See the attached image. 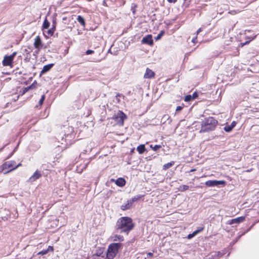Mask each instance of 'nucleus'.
I'll use <instances>...</instances> for the list:
<instances>
[{"label":"nucleus","mask_w":259,"mask_h":259,"mask_svg":"<svg viewBox=\"0 0 259 259\" xmlns=\"http://www.w3.org/2000/svg\"><path fill=\"white\" fill-rule=\"evenodd\" d=\"M134 225L131 218L127 217L119 219L116 223L117 229L120 233L128 234L134 228Z\"/></svg>","instance_id":"nucleus-1"},{"label":"nucleus","mask_w":259,"mask_h":259,"mask_svg":"<svg viewBox=\"0 0 259 259\" xmlns=\"http://www.w3.org/2000/svg\"><path fill=\"white\" fill-rule=\"evenodd\" d=\"M120 246L121 244L119 243H113L109 245L107 252V258L113 259L116 256Z\"/></svg>","instance_id":"nucleus-2"},{"label":"nucleus","mask_w":259,"mask_h":259,"mask_svg":"<svg viewBox=\"0 0 259 259\" xmlns=\"http://www.w3.org/2000/svg\"><path fill=\"white\" fill-rule=\"evenodd\" d=\"M21 165V163H19L18 165H16V162L14 161H9L6 162L0 166V172H3L6 169H10L9 170L4 172V174H6L16 169Z\"/></svg>","instance_id":"nucleus-3"},{"label":"nucleus","mask_w":259,"mask_h":259,"mask_svg":"<svg viewBox=\"0 0 259 259\" xmlns=\"http://www.w3.org/2000/svg\"><path fill=\"white\" fill-rule=\"evenodd\" d=\"M126 118V115L125 114L120 111H119L117 114L116 115L115 117V120L116 122L119 125H123L124 123V120Z\"/></svg>","instance_id":"nucleus-4"},{"label":"nucleus","mask_w":259,"mask_h":259,"mask_svg":"<svg viewBox=\"0 0 259 259\" xmlns=\"http://www.w3.org/2000/svg\"><path fill=\"white\" fill-rule=\"evenodd\" d=\"M226 182L225 181H217V180H209L205 182L206 186L210 187L217 186L219 185H225Z\"/></svg>","instance_id":"nucleus-5"},{"label":"nucleus","mask_w":259,"mask_h":259,"mask_svg":"<svg viewBox=\"0 0 259 259\" xmlns=\"http://www.w3.org/2000/svg\"><path fill=\"white\" fill-rule=\"evenodd\" d=\"M13 60L9 56L6 55L3 60V65L4 66L13 67Z\"/></svg>","instance_id":"nucleus-6"},{"label":"nucleus","mask_w":259,"mask_h":259,"mask_svg":"<svg viewBox=\"0 0 259 259\" xmlns=\"http://www.w3.org/2000/svg\"><path fill=\"white\" fill-rule=\"evenodd\" d=\"M141 42L144 44L152 46L153 44L152 35L151 34L147 35L143 38Z\"/></svg>","instance_id":"nucleus-7"},{"label":"nucleus","mask_w":259,"mask_h":259,"mask_svg":"<svg viewBox=\"0 0 259 259\" xmlns=\"http://www.w3.org/2000/svg\"><path fill=\"white\" fill-rule=\"evenodd\" d=\"M217 121L212 117H209L205 119V121L202 124V126L212 125L215 126Z\"/></svg>","instance_id":"nucleus-8"},{"label":"nucleus","mask_w":259,"mask_h":259,"mask_svg":"<svg viewBox=\"0 0 259 259\" xmlns=\"http://www.w3.org/2000/svg\"><path fill=\"white\" fill-rule=\"evenodd\" d=\"M34 47L38 50H40L42 48V44L39 36H37L35 38Z\"/></svg>","instance_id":"nucleus-9"},{"label":"nucleus","mask_w":259,"mask_h":259,"mask_svg":"<svg viewBox=\"0 0 259 259\" xmlns=\"http://www.w3.org/2000/svg\"><path fill=\"white\" fill-rule=\"evenodd\" d=\"M41 176V172L38 170H36L35 172L30 177L29 181L30 182H33L36 180L39 179Z\"/></svg>","instance_id":"nucleus-10"},{"label":"nucleus","mask_w":259,"mask_h":259,"mask_svg":"<svg viewBox=\"0 0 259 259\" xmlns=\"http://www.w3.org/2000/svg\"><path fill=\"white\" fill-rule=\"evenodd\" d=\"M154 75L155 73L152 70L147 68L144 77L145 78H151L154 77Z\"/></svg>","instance_id":"nucleus-11"},{"label":"nucleus","mask_w":259,"mask_h":259,"mask_svg":"<svg viewBox=\"0 0 259 259\" xmlns=\"http://www.w3.org/2000/svg\"><path fill=\"white\" fill-rule=\"evenodd\" d=\"M245 220L244 217H240L234 219H232L230 221L229 224L232 225L233 224H239L243 222Z\"/></svg>","instance_id":"nucleus-12"},{"label":"nucleus","mask_w":259,"mask_h":259,"mask_svg":"<svg viewBox=\"0 0 259 259\" xmlns=\"http://www.w3.org/2000/svg\"><path fill=\"white\" fill-rule=\"evenodd\" d=\"M116 185L119 187H123L125 185V180L122 178H119L115 181Z\"/></svg>","instance_id":"nucleus-13"},{"label":"nucleus","mask_w":259,"mask_h":259,"mask_svg":"<svg viewBox=\"0 0 259 259\" xmlns=\"http://www.w3.org/2000/svg\"><path fill=\"white\" fill-rule=\"evenodd\" d=\"M54 66V64H49L46 65H45L43 67L42 70L41 71L40 74H44L49 71L52 67Z\"/></svg>","instance_id":"nucleus-14"},{"label":"nucleus","mask_w":259,"mask_h":259,"mask_svg":"<svg viewBox=\"0 0 259 259\" xmlns=\"http://www.w3.org/2000/svg\"><path fill=\"white\" fill-rule=\"evenodd\" d=\"M215 126L208 125L202 126L200 132H204L212 131L214 129Z\"/></svg>","instance_id":"nucleus-15"},{"label":"nucleus","mask_w":259,"mask_h":259,"mask_svg":"<svg viewBox=\"0 0 259 259\" xmlns=\"http://www.w3.org/2000/svg\"><path fill=\"white\" fill-rule=\"evenodd\" d=\"M132 205V204H131V202H130L129 200H128L126 204H123L121 206V209L122 210H125L130 209Z\"/></svg>","instance_id":"nucleus-16"},{"label":"nucleus","mask_w":259,"mask_h":259,"mask_svg":"<svg viewBox=\"0 0 259 259\" xmlns=\"http://www.w3.org/2000/svg\"><path fill=\"white\" fill-rule=\"evenodd\" d=\"M137 150L139 154H143L146 150L145 145L143 144L139 145V146H138Z\"/></svg>","instance_id":"nucleus-17"},{"label":"nucleus","mask_w":259,"mask_h":259,"mask_svg":"<svg viewBox=\"0 0 259 259\" xmlns=\"http://www.w3.org/2000/svg\"><path fill=\"white\" fill-rule=\"evenodd\" d=\"M112 240L113 241H123V237L119 235H115L112 237Z\"/></svg>","instance_id":"nucleus-18"},{"label":"nucleus","mask_w":259,"mask_h":259,"mask_svg":"<svg viewBox=\"0 0 259 259\" xmlns=\"http://www.w3.org/2000/svg\"><path fill=\"white\" fill-rule=\"evenodd\" d=\"M77 21L83 26H85V23L84 18L81 16H78L77 18Z\"/></svg>","instance_id":"nucleus-19"},{"label":"nucleus","mask_w":259,"mask_h":259,"mask_svg":"<svg viewBox=\"0 0 259 259\" xmlns=\"http://www.w3.org/2000/svg\"><path fill=\"white\" fill-rule=\"evenodd\" d=\"M141 198V196L140 195H137L133 197L132 199L129 200V201L131 202V204H133V203L135 202L136 201L138 200L140 198Z\"/></svg>","instance_id":"nucleus-20"},{"label":"nucleus","mask_w":259,"mask_h":259,"mask_svg":"<svg viewBox=\"0 0 259 259\" xmlns=\"http://www.w3.org/2000/svg\"><path fill=\"white\" fill-rule=\"evenodd\" d=\"M174 161H171V162H168L166 164H165L163 165V169H167L170 168V167H171L174 165Z\"/></svg>","instance_id":"nucleus-21"},{"label":"nucleus","mask_w":259,"mask_h":259,"mask_svg":"<svg viewBox=\"0 0 259 259\" xmlns=\"http://www.w3.org/2000/svg\"><path fill=\"white\" fill-rule=\"evenodd\" d=\"M50 26V22L46 19L43 23L42 27L44 29H48Z\"/></svg>","instance_id":"nucleus-22"},{"label":"nucleus","mask_w":259,"mask_h":259,"mask_svg":"<svg viewBox=\"0 0 259 259\" xmlns=\"http://www.w3.org/2000/svg\"><path fill=\"white\" fill-rule=\"evenodd\" d=\"M195 99V97H192V95H189L185 97V101L189 102L190 101L193 100Z\"/></svg>","instance_id":"nucleus-23"},{"label":"nucleus","mask_w":259,"mask_h":259,"mask_svg":"<svg viewBox=\"0 0 259 259\" xmlns=\"http://www.w3.org/2000/svg\"><path fill=\"white\" fill-rule=\"evenodd\" d=\"M189 189V186L185 185H183L180 186L179 190L181 192L186 191Z\"/></svg>","instance_id":"nucleus-24"},{"label":"nucleus","mask_w":259,"mask_h":259,"mask_svg":"<svg viewBox=\"0 0 259 259\" xmlns=\"http://www.w3.org/2000/svg\"><path fill=\"white\" fill-rule=\"evenodd\" d=\"M233 128L230 125H227L224 127V130L226 132H230L232 130Z\"/></svg>","instance_id":"nucleus-25"},{"label":"nucleus","mask_w":259,"mask_h":259,"mask_svg":"<svg viewBox=\"0 0 259 259\" xmlns=\"http://www.w3.org/2000/svg\"><path fill=\"white\" fill-rule=\"evenodd\" d=\"M150 148H152L154 151H156L158 150L159 148H161V146L159 145H156L155 146H153V145H151L150 146Z\"/></svg>","instance_id":"nucleus-26"},{"label":"nucleus","mask_w":259,"mask_h":259,"mask_svg":"<svg viewBox=\"0 0 259 259\" xmlns=\"http://www.w3.org/2000/svg\"><path fill=\"white\" fill-rule=\"evenodd\" d=\"M31 51V48L30 47H28L27 48H25L24 50V54L27 55L30 54Z\"/></svg>","instance_id":"nucleus-27"},{"label":"nucleus","mask_w":259,"mask_h":259,"mask_svg":"<svg viewBox=\"0 0 259 259\" xmlns=\"http://www.w3.org/2000/svg\"><path fill=\"white\" fill-rule=\"evenodd\" d=\"M54 30H55V27H53L51 29H50L47 31V34L50 36H52L54 34Z\"/></svg>","instance_id":"nucleus-28"},{"label":"nucleus","mask_w":259,"mask_h":259,"mask_svg":"<svg viewBox=\"0 0 259 259\" xmlns=\"http://www.w3.org/2000/svg\"><path fill=\"white\" fill-rule=\"evenodd\" d=\"M164 31H161L157 35V36L155 37L156 40L160 39L162 36L164 34Z\"/></svg>","instance_id":"nucleus-29"},{"label":"nucleus","mask_w":259,"mask_h":259,"mask_svg":"<svg viewBox=\"0 0 259 259\" xmlns=\"http://www.w3.org/2000/svg\"><path fill=\"white\" fill-rule=\"evenodd\" d=\"M204 229V228L203 227H201L199 229L195 230V231L193 232V233L195 234V235H196L197 234H198L199 232H200L201 231H202Z\"/></svg>","instance_id":"nucleus-30"},{"label":"nucleus","mask_w":259,"mask_h":259,"mask_svg":"<svg viewBox=\"0 0 259 259\" xmlns=\"http://www.w3.org/2000/svg\"><path fill=\"white\" fill-rule=\"evenodd\" d=\"M45 99V95H43L41 96V98L40 99L39 101V105H42L44 100Z\"/></svg>","instance_id":"nucleus-31"},{"label":"nucleus","mask_w":259,"mask_h":259,"mask_svg":"<svg viewBox=\"0 0 259 259\" xmlns=\"http://www.w3.org/2000/svg\"><path fill=\"white\" fill-rule=\"evenodd\" d=\"M37 84L36 81H35L32 84L28 86V88L30 89H33L36 88V84Z\"/></svg>","instance_id":"nucleus-32"},{"label":"nucleus","mask_w":259,"mask_h":259,"mask_svg":"<svg viewBox=\"0 0 259 259\" xmlns=\"http://www.w3.org/2000/svg\"><path fill=\"white\" fill-rule=\"evenodd\" d=\"M17 55V52H13L11 55H10L9 56L12 58V59L13 60H14L15 57L16 56V55Z\"/></svg>","instance_id":"nucleus-33"},{"label":"nucleus","mask_w":259,"mask_h":259,"mask_svg":"<svg viewBox=\"0 0 259 259\" xmlns=\"http://www.w3.org/2000/svg\"><path fill=\"white\" fill-rule=\"evenodd\" d=\"M17 55V52H13L11 55H10L9 56L12 58V59L13 60H14L15 57L16 56V55Z\"/></svg>","instance_id":"nucleus-34"},{"label":"nucleus","mask_w":259,"mask_h":259,"mask_svg":"<svg viewBox=\"0 0 259 259\" xmlns=\"http://www.w3.org/2000/svg\"><path fill=\"white\" fill-rule=\"evenodd\" d=\"M195 235V234L193 233V232L191 234H190L188 235L187 236V238L188 239H191L192 238H193V237H194Z\"/></svg>","instance_id":"nucleus-35"},{"label":"nucleus","mask_w":259,"mask_h":259,"mask_svg":"<svg viewBox=\"0 0 259 259\" xmlns=\"http://www.w3.org/2000/svg\"><path fill=\"white\" fill-rule=\"evenodd\" d=\"M93 53H94V51L91 50H88L86 52V54L87 55H90V54H93Z\"/></svg>","instance_id":"nucleus-36"},{"label":"nucleus","mask_w":259,"mask_h":259,"mask_svg":"<svg viewBox=\"0 0 259 259\" xmlns=\"http://www.w3.org/2000/svg\"><path fill=\"white\" fill-rule=\"evenodd\" d=\"M182 108H183L182 106H178L176 108V112H178V111L181 110Z\"/></svg>","instance_id":"nucleus-37"},{"label":"nucleus","mask_w":259,"mask_h":259,"mask_svg":"<svg viewBox=\"0 0 259 259\" xmlns=\"http://www.w3.org/2000/svg\"><path fill=\"white\" fill-rule=\"evenodd\" d=\"M236 124V123L235 121H233L231 124H230L231 126L233 128Z\"/></svg>","instance_id":"nucleus-38"},{"label":"nucleus","mask_w":259,"mask_h":259,"mask_svg":"<svg viewBox=\"0 0 259 259\" xmlns=\"http://www.w3.org/2000/svg\"><path fill=\"white\" fill-rule=\"evenodd\" d=\"M230 14H232V15H234L235 14H236L237 13V12L236 11H231L230 12H229Z\"/></svg>","instance_id":"nucleus-39"},{"label":"nucleus","mask_w":259,"mask_h":259,"mask_svg":"<svg viewBox=\"0 0 259 259\" xmlns=\"http://www.w3.org/2000/svg\"><path fill=\"white\" fill-rule=\"evenodd\" d=\"M30 90V89H29V88H28V87H26V88H24V91H23V93H26V92H27V91H28V90Z\"/></svg>","instance_id":"nucleus-40"},{"label":"nucleus","mask_w":259,"mask_h":259,"mask_svg":"<svg viewBox=\"0 0 259 259\" xmlns=\"http://www.w3.org/2000/svg\"><path fill=\"white\" fill-rule=\"evenodd\" d=\"M40 50H37L36 51H35L34 53V55L35 56H36L38 53H39V52Z\"/></svg>","instance_id":"nucleus-41"},{"label":"nucleus","mask_w":259,"mask_h":259,"mask_svg":"<svg viewBox=\"0 0 259 259\" xmlns=\"http://www.w3.org/2000/svg\"><path fill=\"white\" fill-rule=\"evenodd\" d=\"M153 255V253L152 252H148L147 253V256H149V257H151V256H152Z\"/></svg>","instance_id":"nucleus-42"},{"label":"nucleus","mask_w":259,"mask_h":259,"mask_svg":"<svg viewBox=\"0 0 259 259\" xmlns=\"http://www.w3.org/2000/svg\"><path fill=\"white\" fill-rule=\"evenodd\" d=\"M169 3H175L177 2V0H167Z\"/></svg>","instance_id":"nucleus-43"},{"label":"nucleus","mask_w":259,"mask_h":259,"mask_svg":"<svg viewBox=\"0 0 259 259\" xmlns=\"http://www.w3.org/2000/svg\"><path fill=\"white\" fill-rule=\"evenodd\" d=\"M192 97H195V99L198 96L197 95V94L195 92L193 94V95H192Z\"/></svg>","instance_id":"nucleus-44"},{"label":"nucleus","mask_w":259,"mask_h":259,"mask_svg":"<svg viewBox=\"0 0 259 259\" xmlns=\"http://www.w3.org/2000/svg\"><path fill=\"white\" fill-rule=\"evenodd\" d=\"M202 31L201 28H200L198 29L197 31V34H198L199 33H200Z\"/></svg>","instance_id":"nucleus-45"},{"label":"nucleus","mask_w":259,"mask_h":259,"mask_svg":"<svg viewBox=\"0 0 259 259\" xmlns=\"http://www.w3.org/2000/svg\"><path fill=\"white\" fill-rule=\"evenodd\" d=\"M93 259H100L99 258V255H96V256H94Z\"/></svg>","instance_id":"nucleus-46"},{"label":"nucleus","mask_w":259,"mask_h":259,"mask_svg":"<svg viewBox=\"0 0 259 259\" xmlns=\"http://www.w3.org/2000/svg\"><path fill=\"white\" fill-rule=\"evenodd\" d=\"M196 39H197V37H196H196H195L194 38H193L192 39V42H195V40H196Z\"/></svg>","instance_id":"nucleus-47"},{"label":"nucleus","mask_w":259,"mask_h":259,"mask_svg":"<svg viewBox=\"0 0 259 259\" xmlns=\"http://www.w3.org/2000/svg\"><path fill=\"white\" fill-rule=\"evenodd\" d=\"M90 161H89V162H88L85 164V166H84V168H85V167L87 166V165H88V164L89 163Z\"/></svg>","instance_id":"nucleus-48"},{"label":"nucleus","mask_w":259,"mask_h":259,"mask_svg":"<svg viewBox=\"0 0 259 259\" xmlns=\"http://www.w3.org/2000/svg\"><path fill=\"white\" fill-rule=\"evenodd\" d=\"M14 151L11 154V155L9 156L8 158H9L10 156H11L13 154Z\"/></svg>","instance_id":"nucleus-49"},{"label":"nucleus","mask_w":259,"mask_h":259,"mask_svg":"<svg viewBox=\"0 0 259 259\" xmlns=\"http://www.w3.org/2000/svg\"><path fill=\"white\" fill-rule=\"evenodd\" d=\"M195 169H192L190 170V171H195Z\"/></svg>","instance_id":"nucleus-50"},{"label":"nucleus","mask_w":259,"mask_h":259,"mask_svg":"<svg viewBox=\"0 0 259 259\" xmlns=\"http://www.w3.org/2000/svg\"><path fill=\"white\" fill-rule=\"evenodd\" d=\"M255 36H254L252 38V39H253L254 38H255Z\"/></svg>","instance_id":"nucleus-51"},{"label":"nucleus","mask_w":259,"mask_h":259,"mask_svg":"<svg viewBox=\"0 0 259 259\" xmlns=\"http://www.w3.org/2000/svg\"><path fill=\"white\" fill-rule=\"evenodd\" d=\"M2 150V149H0V151Z\"/></svg>","instance_id":"nucleus-52"},{"label":"nucleus","mask_w":259,"mask_h":259,"mask_svg":"<svg viewBox=\"0 0 259 259\" xmlns=\"http://www.w3.org/2000/svg\"><path fill=\"white\" fill-rule=\"evenodd\" d=\"M144 259H146V258H145Z\"/></svg>","instance_id":"nucleus-53"}]
</instances>
